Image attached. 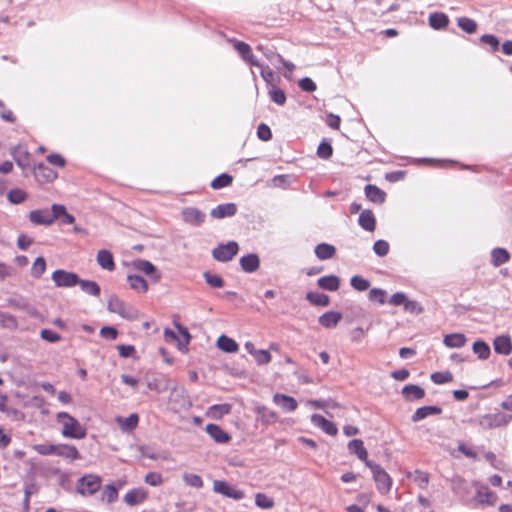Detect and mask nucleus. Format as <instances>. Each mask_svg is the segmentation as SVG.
Here are the masks:
<instances>
[{"label":"nucleus","instance_id":"obj_1","mask_svg":"<svg viewBox=\"0 0 512 512\" xmlns=\"http://www.w3.org/2000/svg\"><path fill=\"white\" fill-rule=\"evenodd\" d=\"M56 421L61 424V434L65 438L81 440L87 435L86 428L67 412H58L56 414Z\"/></svg>","mask_w":512,"mask_h":512},{"label":"nucleus","instance_id":"obj_2","mask_svg":"<svg viewBox=\"0 0 512 512\" xmlns=\"http://www.w3.org/2000/svg\"><path fill=\"white\" fill-rule=\"evenodd\" d=\"M367 467L372 472L378 491L382 494H387L392 487V479L389 474L380 465L373 462L368 463Z\"/></svg>","mask_w":512,"mask_h":512},{"label":"nucleus","instance_id":"obj_3","mask_svg":"<svg viewBox=\"0 0 512 512\" xmlns=\"http://www.w3.org/2000/svg\"><path fill=\"white\" fill-rule=\"evenodd\" d=\"M108 310L128 320H134L138 318V311L127 305L123 300L116 296L109 298Z\"/></svg>","mask_w":512,"mask_h":512},{"label":"nucleus","instance_id":"obj_4","mask_svg":"<svg viewBox=\"0 0 512 512\" xmlns=\"http://www.w3.org/2000/svg\"><path fill=\"white\" fill-rule=\"evenodd\" d=\"M512 419L511 415L502 412L486 414L479 419V425L484 430L506 426Z\"/></svg>","mask_w":512,"mask_h":512},{"label":"nucleus","instance_id":"obj_5","mask_svg":"<svg viewBox=\"0 0 512 512\" xmlns=\"http://www.w3.org/2000/svg\"><path fill=\"white\" fill-rule=\"evenodd\" d=\"M101 484L102 480L99 476L87 474L79 479L77 491L82 495H93L100 489Z\"/></svg>","mask_w":512,"mask_h":512},{"label":"nucleus","instance_id":"obj_6","mask_svg":"<svg viewBox=\"0 0 512 512\" xmlns=\"http://www.w3.org/2000/svg\"><path fill=\"white\" fill-rule=\"evenodd\" d=\"M213 490L218 494H222L235 500H241L245 496L242 490L237 489L236 487L223 480H215L213 482Z\"/></svg>","mask_w":512,"mask_h":512},{"label":"nucleus","instance_id":"obj_7","mask_svg":"<svg viewBox=\"0 0 512 512\" xmlns=\"http://www.w3.org/2000/svg\"><path fill=\"white\" fill-rule=\"evenodd\" d=\"M238 244L234 241L217 246L212 254L220 262L230 261L238 253Z\"/></svg>","mask_w":512,"mask_h":512},{"label":"nucleus","instance_id":"obj_8","mask_svg":"<svg viewBox=\"0 0 512 512\" xmlns=\"http://www.w3.org/2000/svg\"><path fill=\"white\" fill-rule=\"evenodd\" d=\"M52 280L57 287H73L78 284V275L63 269L55 270L52 273Z\"/></svg>","mask_w":512,"mask_h":512},{"label":"nucleus","instance_id":"obj_9","mask_svg":"<svg viewBox=\"0 0 512 512\" xmlns=\"http://www.w3.org/2000/svg\"><path fill=\"white\" fill-rule=\"evenodd\" d=\"M11 154L13 156V159L21 169L25 170L31 168L32 155L28 151L26 146L18 144L17 146L12 148Z\"/></svg>","mask_w":512,"mask_h":512},{"label":"nucleus","instance_id":"obj_10","mask_svg":"<svg viewBox=\"0 0 512 512\" xmlns=\"http://www.w3.org/2000/svg\"><path fill=\"white\" fill-rule=\"evenodd\" d=\"M33 174L35 179L42 184L52 183L58 177V173L44 163H39L34 166Z\"/></svg>","mask_w":512,"mask_h":512},{"label":"nucleus","instance_id":"obj_11","mask_svg":"<svg viewBox=\"0 0 512 512\" xmlns=\"http://www.w3.org/2000/svg\"><path fill=\"white\" fill-rule=\"evenodd\" d=\"M389 303L393 306H403L404 310L407 312L414 313L421 311V308L418 307L417 303L415 301L409 300L408 297L402 292L393 294L389 299Z\"/></svg>","mask_w":512,"mask_h":512},{"label":"nucleus","instance_id":"obj_12","mask_svg":"<svg viewBox=\"0 0 512 512\" xmlns=\"http://www.w3.org/2000/svg\"><path fill=\"white\" fill-rule=\"evenodd\" d=\"M475 499L487 506H494L498 500L495 492L486 485H479L476 489Z\"/></svg>","mask_w":512,"mask_h":512},{"label":"nucleus","instance_id":"obj_13","mask_svg":"<svg viewBox=\"0 0 512 512\" xmlns=\"http://www.w3.org/2000/svg\"><path fill=\"white\" fill-rule=\"evenodd\" d=\"M205 431L218 444H227L232 439L229 433L216 424H207Z\"/></svg>","mask_w":512,"mask_h":512},{"label":"nucleus","instance_id":"obj_14","mask_svg":"<svg viewBox=\"0 0 512 512\" xmlns=\"http://www.w3.org/2000/svg\"><path fill=\"white\" fill-rule=\"evenodd\" d=\"M183 220L193 226H200L205 221V213L196 207H188L182 211Z\"/></svg>","mask_w":512,"mask_h":512},{"label":"nucleus","instance_id":"obj_15","mask_svg":"<svg viewBox=\"0 0 512 512\" xmlns=\"http://www.w3.org/2000/svg\"><path fill=\"white\" fill-rule=\"evenodd\" d=\"M115 422L122 432L130 433L137 428L139 416L137 413H132L128 417L117 416Z\"/></svg>","mask_w":512,"mask_h":512},{"label":"nucleus","instance_id":"obj_16","mask_svg":"<svg viewBox=\"0 0 512 512\" xmlns=\"http://www.w3.org/2000/svg\"><path fill=\"white\" fill-rule=\"evenodd\" d=\"M312 423L324 431L326 434L330 436H335L338 433L337 426L332 422L327 420L324 416L320 414H313L311 417Z\"/></svg>","mask_w":512,"mask_h":512},{"label":"nucleus","instance_id":"obj_17","mask_svg":"<svg viewBox=\"0 0 512 512\" xmlns=\"http://www.w3.org/2000/svg\"><path fill=\"white\" fill-rule=\"evenodd\" d=\"M147 497L148 492L144 488H134L125 494L124 501L129 506H135L143 503Z\"/></svg>","mask_w":512,"mask_h":512},{"label":"nucleus","instance_id":"obj_18","mask_svg":"<svg viewBox=\"0 0 512 512\" xmlns=\"http://www.w3.org/2000/svg\"><path fill=\"white\" fill-rule=\"evenodd\" d=\"M273 402L286 412H293L298 407V403L295 398L281 393L273 395Z\"/></svg>","mask_w":512,"mask_h":512},{"label":"nucleus","instance_id":"obj_19","mask_svg":"<svg viewBox=\"0 0 512 512\" xmlns=\"http://www.w3.org/2000/svg\"><path fill=\"white\" fill-rule=\"evenodd\" d=\"M56 455L68 461L80 459V453L76 446L71 444H57Z\"/></svg>","mask_w":512,"mask_h":512},{"label":"nucleus","instance_id":"obj_20","mask_svg":"<svg viewBox=\"0 0 512 512\" xmlns=\"http://www.w3.org/2000/svg\"><path fill=\"white\" fill-rule=\"evenodd\" d=\"M237 212V206L234 203L220 204L211 210V216L216 219L232 217Z\"/></svg>","mask_w":512,"mask_h":512},{"label":"nucleus","instance_id":"obj_21","mask_svg":"<svg viewBox=\"0 0 512 512\" xmlns=\"http://www.w3.org/2000/svg\"><path fill=\"white\" fill-rule=\"evenodd\" d=\"M29 219L33 224L49 226L53 224V217L46 209L33 210L29 213Z\"/></svg>","mask_w":512,"mask_h":512},{"label":"nucleus","instance_id":"obj_22","mask_svg":"<svg viewBox=\"0 0 512 512\" xmlns=\"http://www.w3.org/2000/svg\"><path fill=\"white\" fill-rule=\"evenodd\" d=\"M348 449L351 453L356 454L357 457L366 464V466H368V463H371V461L368 460V452L364 447V443L362 440H351L348 444Z\"/></svg>","mask_w":512,"mask_h":512},{"label":"nucleus","instance_id":"obj_23","mask_svg":"<svg viewBox=\"0 0 512 512\" xmlns=\"http://www.w3.org/2000/svg\"><path fill=\"white\" fill-rule=\"evenodd\" d=\"M494 350L496 353L509 355L512 351V341L507 335L497 336L493 342Z\"/></svg>","mask_w":512,"mask_h":512},{"label":"nucleus","instance_id":"obj_24","mask_svg":"<svg viewBox=\"0 0 512 512\" xmlns=\"http://www.w3.org/2000/svg\"><path fill=\"white\" fill-rule=\"evenodd\" d=\"M342 319V314L337 311H327L319 317V323L325 328H334Z\"/></svg>","mask_w":512,"mask_h":512},{"label":"nucleus","instance_id":"obj_25","mask_svg":"<svg viewBox=\"0 0 512 512\" xmlns=\"http://www.w3.org/2000/svg\"><path fill=\"white\" fill-rule=\"evenodd\" d=\"M232 405L228 403L224 404H216L209 407L206 415L214 420H220L224 415H227L231 412Z\"/></svg>","mask_w":512,"mask_h":512},{"label":"nucleus","instance_id":"obj_26","mask_svg":"<svg viewBox=\"0 0 512 512\" xmlns=\"http://www.w3.org/2000/svg\"><path fill=\"white\" fill-rule=\"evenodd\" d=\"M97 263L105 270L113 271L115 269L114 257L108 250L103 249L98 252Z\"/></svg>","mask_w":512,"mask_h":512},{"label":"nucleus","instance_id":"obj_27","mask_svg":"<svg viewBox=\"0 0 512 512\" xmlns=\"http://www.w3.org/2000/svg\"><path fill=\"white\" fill-rule=\"evenodd\" d=\"M359 225L366 231L373 232L376 228V219L371 210H364L359 215Z\"/></svg>","mask_w":512,"mask_h":512},{"label":"nucleus","instance_id":"obj_28","mask_svg":"<svg viewBox=\"0 0 512 512\" xmlns=\"http://www.w3.org/2000/svg\"><path fill=\"white\" fill-rule=\"evenodd\" d=\"M317 284L324 290L337 291L340 287V279L335 275H327L320 277Z\"/></svg>","mask_w":512,"mask_h":512},{"label":"nucleus","instance_id":"obj_29","mask_svg":"<svg viewBox=\"0 0 512 512\" xmlns=\"http://www.w3.org/2000/svg\"><path fill=\"white\" fill-rule=\"evenodd\" d=\"M255 411L259 420L265 425L275 423L278 418V415L275 411H272L265 406H258L256 407Z\"/></svg>","mask_w":512,"mask_h":512},{"label":"nucleus","instance_id":"obj_30","mask_svg":"<svg viewBox=\"0 0 512 512\" xmlns=\"http://www.w3.org/2000/svg\"><path fill=\"white\" fill-rule=\"evenodd\" d=\"M442 409L438 406H424L418 408L415 413L412 415V420L414 422H418L430 415H438L441 414Z\"/></svg>","mask_w":512,"mask_h":512},{"label":"nucleus","instance_id":"obj_31","mask_svg":"<svg viewBox=\"0 0 512 512\" xmlns=\"http://www.w3.org/2000/svg\"><path fill=\"white\" fill-rule=\"evenodd\" d=\"M407 478L412 479L416 485L421 489H426L429 484L430 476L427 472L422 470H415L407 473Z\"/></svg>","mask_w":512,"mask_h":512},{"label":"nucleus","instance_id":"obj_32","mask_svg":"<svg viewBox=\"0 0 512 512\" xmlns=\"http://www.w3.org/2000/svg\"><path fill=\"white\" fill-rule=\"evenodd\" d=\"M217 345L219 349L227 353H236L239 350L238 343L226 335H221L218 338Z\"/></svg>","mask_w":512,"mask_h":512},{"label":"nucleus","instance_id":"obj_33","mask_svg":"<svg viewBox=\"0 0 512 512\" xmlns=\"http://www.w3.org/2000/svg\"><path fill=\"white\" fill-rule=\"evenodd\" d=\"M402 394L409 401L419 400L425 396V391L420 386L411 384L403 387Z\"/></svg>","mask_w":512,"mask_h":512},{"label":"nucleus","instance_id":"obj_34","mask_svg":"<svg viewBox=\"0 0 512 512\" xmlns=\"http://www.w3.org/2000/svg\"><path fill=\"white\" fill-rule=\"evenodd\" d=\"M365 194H366V197L371 202L378 203V204L383 203L385 201V197H386V194L384 191L379 189L377 186L371 185V184L367 185L365 187Z\"/></svg>","mask_w":512,"mask_h":512},{"label":"nucleus","instance_id":"obj_35","mask_svg":"<svg viewBox=\"0 0 512 512\" xmlns=\"http://www.w3.org/2000/svg\"><path fill=\"white\" fill-rule=\"evenodd\" d=\"M335 253V247L327 243H321L315 247V255L320 260L331 259L335 256Z\"/></svg>","mask_w":512,"mask_h":512},{"label":"nucleus","instance_id":"obj_36","mask_svg":"<svg viewBox=\"0 0 512 512\" xmlns=\"http://www.w3.org/2000/svg\"><path fill=\"white\" fill-rule=\"evenodd\" d=\"M259 258L255 254H249L246 256L241 257L240 259V265L242 269L246 272H254L259 268Z\"/></svg>","mask_w":512,"mask_h":512},{"label":"nucleus","instance_id":"obj_37","mask_svg":"<svg viewBox=\"0 0 512 512\" xmlns=\"http://www.w3.org/2000/svg\"><path fill=\"white\" fill-rule=\"evenodd\" d=\"M24 406L27 408L39 409L43 415H48L49 410L46 408V400L41 395H36L25 401Z\"/></svg>","mask_w":512,"mask_h":512},{"label":"nucleus","instance_id":"obj_38","mask_svg":"<svg viewBox=\"0 0 512 512\" xmlns=\"http://www.w3.org/2000/svg\"><path fill=\"white\" fill-rule=\"evenodd\" d=\"M444 344L450 348H460L466 343V337L462 333H453L446 335L443 340Z\"/></svg>","mask_w":512,"mask_h":512},{"label":"nucleus","instance_id":"obj_39","mask_svg":"<svg viewBox=\"0 0 512 512\" xmlns=\"http://www.w3.org/2000/svg\"><path fill=\"white\" fill-rule=\"evenodd\" d=\"M306 299L312 305L320 306V307H326L330 303V297L328 295L323 294V293H318V292H312V291L308 292L306 294Z\"/></svg>","mask_w":512,"mask_h":512},{"label":"nucleus","instance_id":"obj_40","mask_svg":"<svg viewBox=\"0 0 512 512\" xmlns=\"http://www.w3.org/2000/svg\"><path fill=\"white\" fill-rule=\"evenodd\" d=\"M127 281L130 288L137 292L145 293L148 290V284L141 276L129 275Z\"/></svg>","mask_w":512,"mask_h":512},{"label":"nucleus","instance_id":"obj_41","mask_svg":"<svg viewBox=\"0 0 512 512\" xmlns=\"http://www.w3.org/2000/svg\"><path fill=\"white\" fill-rule=\"evenodd\" d=\"M429 24L434 29H443L449 24V18L444 13H433L429 16Z\"/></svg>","mask_w":512,"mask_h":512},{"label":"nucleus","instance_id":"obj_42","mask_svg":"<svg viewBox=\"0 0 512 512\" xmlns=\"http://www.w3.org/2000/svg\"><path fill=\"white\" fill-rule=\"evenodd\" d=\"M492 263L494 266H500L509 261L510 255L504 248H496L492 251Z\"/></svg>","mask_w":512,"mask_h":512},{"label":"nucleus","instance_id":"obj_43","mask_svg":"<svg viewBox=\"0 0 512 512\" xmlns=\"http://www.w3.org/2000/svg\"><path fill=\"white\" fill-rule=\"evenodd\" d=\"M78 285L81 287L83 292L89 295L96 297L100 295V286L95 281L79 279Z\"/></svg>","mask_w":512,"mask_h":512},{"label":"nucleus","instance_id":"obj_44","mask_svg":"<svg viewBox=\"0 0 512 512\" xmlns=\"http://www.w3.org/2000/svg\"><path fill=\"white\" fill-rule=\"evenodd\" d=\"M268 94L270 99L278 105H284L286 102L285 92L277 87V85H272L268 87Z\"/></svg>","mask_w":512,"mask_h":512},{"label":"nucleus","instance_id":"obj_45","mask_svg":"<svg viewBox=\"0 0 512 512\" xmlns=\"http://www.w3.org/2000/svg\"><path fill=\"white\" fill-rule=\"evenodd\" d=\"M232 182L233 177L229 174L223 173L212 180L211 187L218 190L230 186Z\"/></svg>","mask_w":512,"mask_h":512},{"label":"nucleus","instance_id":"obj_46","mask_svg":"<svg viewBox=\"0 0 512 512\" xmlns=\"http://www.w3.org/2000/svg\"><path fill=\"white\" fill-rule=\"evenodd\" d=\"M473 352L478 355L480 359H487L490 356V347L489 345L484 341H476L473 344Z\"/></svg>","mask_w":512,"mask_h":512},{"label":"nucleus","instance_id":"obj_47","mask_svg":"<svg viewBox=\"0 0 512 512\" xmlns=\"http://www.w3.org/2000/svg\"><path fill=\"white\" fill-rule=\"evenodd\" d=\"M453 379V374L450 371L434 372L431 374L432 382L438 385L450 383Z\"/></svg>","mask_w":512,"mask_h":512},{"label":"nucleus","instance_id":"obj_48","mask_svg":"<svg viewBox=\"0 0 512 512\" xmlns=\"http://www.w3.org/2000/svg\"><path fill=\"white\" fill-rule=\"evenodd\" d=\"M255 504L261 509H271L274 506V500L264 493H257L255 495Z\"/></svg>","mask_w":512,"mask_h":512},{"label":"nucleus","instance_id":"obj_49","mask_svg":"<svg viewBox=\"0 0 512 512\" xmlns=\"http://www.w3.org/2000/svg\"><path fill=\"white\" fill-rule=\"evenodd\" d=\"M46 270V261L43 257H37L31 267V274L35 278H39Z\"/></svg>","mask_w":512,"mask_h":512},{"label":"nucleus","instance_id":"obj_50","mask_svg":"<svg viewBox=\"0 0 512 512\" xmlns=\"http://www.w3.org/2000/svg\"><path fill=\"white\" fill-rule=\"evenodd\" d=\"M458 26L465 32L472 34L477 30V23L470 18L461 17L458 19Z\"/></svg>","mask_w":512,"mask_h":512},{"label":"nucleus","instance_id":"obj_51","mask_svg":"<svg viewBox=\"0 0 512 512\" xmlns=\"http://www.w3.org/2000/svg\"><path fill=\"white\" fill-rule=\"evenodd\" d=\"M33 449L40 455H56L57 444H37L33 446Z\"/></svg>","mask_w":512,"mask_h":512},{"label":"nucleus","instance_id":"obj_52","mask_svg":"<svg viewBox=\"0 0 512 512\" xmlns=\"http://www.w3.org/2000/svg\"><path fill=\"white\" fill-rule=\"evenodd\" d=\"M350 284L355 290L358 291H366L370 287V282L358 275L351 278Z\"/></svg>","mask_w":512,"mask_h":512},{"label":"nucleus","instance_id":"obj_53","mask_svg":"<svg viewBox=\"0 0 512 512\" xmlns=\"http://www.w3.org/2000/svg\"><path fill=\"white\" fill-rule=\"evenodd\" d=\"M134 267L146 275H151L155 272V266L147 260H137L134 262Z\"/></svg>","mask_w":512,"mask_h":512},{"label":"nucleus","instance_id":"obj_54","mask_svg":"<svg viewBox=\"0 0 512 512\" xmlns=\"http://www.w3.org/2000/svg\"><path fill=\"white\" fill-rule=\"evenodd\" d=\"M27 198V194L22 189H13L8 193V199L11 203L20 204Z\"/></svg>","mask_w":512,"mask_h":512},{"label":"nucleus","instance_id":"obj_55","mask_svg":"<svg viewBox=\"0 0 512 512\" xmlns=\"http://www.w3.org/2000/svg\"><path fill=\"white\" fill-rule=\"evenodd\" d=\"M204 278L206 282L214 288H221L224 285V281L221 276L216 274H211L209 272L204 273Z\"/></svg>","mask_w":512,"mask_h":512},{"label":"nucleus","instance_id":"obj_56","mask_svg":"<svg viewBox=\"0 0 512 512\" xmlns=\"http://www.w3.org/2000/svg\"><path fill=\"white\" fill-rule=\"evenodd\" d=\"M333 154V148L328 142H321L317 149V155L322 159H329Z\"/></svg>","mask_w":512,"mask_h":512},{"label":"nucleus","instance_id":"obj_57","mask_svg":"<svg viewBox=\"0 0 512 512\" xmlns=\"http://www.w3.org/2000/svg\"><path fill=\"white\" fill-rule=\"evenodd\" d=\"M261 76L264 79V81L266 82L268 87H271L272 85H276V83H275L276 76H275L274 71L270 67H268V66L262 67Z\"/></svg>","mask_w":512,"mask_h":512},{"label":"nucleus","instance_id":"obj_58","mask_svg":"<svg viewBox=\"0 0 512 512\" xmlns=\"http://www.w3.org/2000/svg\"><path fill=\"white\" fill-rule=\"evenodd\" d=\"M368 297L371 301H376L380 304H384L386 301V292L379 288H373L369 291Z\"/></svg>","mask_w":512,"mask_h":512},{"label":"nucleus","instance_id":"obj_59","mask_svg":"<svg viewBox=\"0 0 512 512\" xmlns=\"http://www.w3.org/2000/svg\"><path fill=\"white\" fill-rule=\"evenodd\" d=\"M234 48L241 55L242 59L245 61L248 55L252 53V49L250 45L242 41H235Z\"/></svg>","mask_w":512,"mask_h":512},{"label":"nucleus","instance_id":"obj_60","mask_svg":"<svg viewBox=\"0 0 512 512\" xmlns=\"http://www.w3.org/2000/svg\"><path fill=\"white\" fill-rule=\"evenodd\" d=\"M103 498L106 499L108 503H112L118 498V490L113 485H106L103 490Z\"/></svg>","mask_w":512,"mask_h":512},{"label":"nucleus","instance_id":"obj_61","mask_svg":"<svg viewBox=\"0 0 512 512\" xmlns=\"http://www.w3.org/2000/svg\"><path fill=\"white\" fill-rule=\"evenodd\" d=\"M185 483L195 488H201L203 486L202 478L197 474H185L183 476Z\"/></svg>","mask_w":512,"mask_h":512},{"label":"nucleus","instance_id":"obj_62","mask_svg":"<svg viewBox=\"0 0 512 512\" xmlns=\"http://www.w3.org/2000/svg\"><path fill=\"white\" fill-rule=\"evenodd\" d=\"M253 357L258 365L268 364L272 359L271 354L267 350H257Z\"/></svg>","mask_w":512,"mask_h":512},{"label":"nucleus","instance_id":"obj_63","mask_svg":"<svg viewBox=\"0 0 512 512\" xmlns=\"http://www.w3.org/2000/svg\"><path fill=\"white\" fill-rule=\"evenodd\" d=\"M40 336L43 340L50 342V343H55V342H58L61 340L60 334H58L50 329L41 330Z\"/></svg>","mask_w":512,"mask_h":512},{"label":"nucleus","instance_id":"obj_64","mask_svg":"<svg viewBox=\"0 0 512 512\" xmlns=\"http://www.w3.org/2000/svg\"><path fill=\"white\" fill-rule=\"evenodd\" d=\"M145 482L151 486H159L163 483V478L158 472H149L145 476Z\"/></svg>","mask_w":512,"mask_h":512}]
</instances>
